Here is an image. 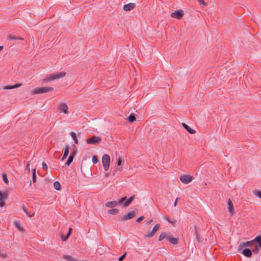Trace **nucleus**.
I'll use <instances>...</instances> for the list:
<instances>
[{
    "mask_svg": "<svg viewBox=\"0 0 261 261\" xmlns=\"http://www.w3.org/2000/svg\"><path fill=\"white\" fill-rule=\"evenodd\" d=\"M126 253L125 252L124 254H123V255H122L121 256H120L119 258H118V260L119 261H122L124 258L126 256Z\"/></svg>",
    "mask_w": 261,
    "mask_h": 261,
    "instance_id": "obj_39",
    "label": "nucleus"
},
{
    "mask_svg": "<svg viewBox=\"0 0 261 261\" xmlns=\"http://www.w3.org/2000/svg\"><path fill=\"white\" fill-rule=\"evenodd\" d=\"M195 235L196 236V240L198 243L202 242V240L199 238L198 232L197 231V228L195 226V232H194Z\"/></svg>",
    "mask_w": 261,
    "mask_h": 261,
    "instance_id": "obj_28",
    "label": "nucleus"
},
{
    "mask_svg": "<svg viewBox=\"0 0 261 261\" xmlns=\"http://www.w3.org/2000/svg\"><path fill=\"white\" fill-rule=\"evenodd\" d=\"M69 151V147L68 146H66L65 148L63 149V155L62 158L61 160L64 161L68 156Z\"/></svg>",
    "mask_w": 261,
    "mask_h": 261,
    "instance_id": "obj_17",
    "label": "nucleus"
},
{
    "mask_svg": "<svg viewBox=\"0 0 261 261\" xmlns=\"http://www.w3.org/2000/svg\"><path fill=\"white\" fill-rule=\"evenodd\" d=\"M184 14V11L181 9H179V10L175 11L174 12H172L171 14V16L172 18L179 19L183 16Z\"/></svg>",
    "mask_w": 261,
    "mask_h": 261,
    "instance_id": "obj_7",
    "label": "nucleus"
},
{
    "mask_svg": "<svg viewBox=\"0 0 261 261\" xmlns=\"http://www.w3.org/2000/svg\"><path fill=\"white\" fill-rule=\"evenodd\" d=\"M63 257L68 261H75V259L74 257L69 255H63Z\"/></svg>",
    "mask_w": 261,
    "mask_h": 261,
    "instance_id": "obj_29",
    "label": "nucleus"
},
{
    "mask_svg": "<svg viewBox=\"0 0 261 261\" xmlns=\"http://www.w3.org/2000/svg\"><path fill=\"white\" fill-rule=\"evenodd\" d=\"M9 196V192L7 191H0V201H5Z\"/></svg>",
    "mask_w": 261,
    "mask_h": 261,
    "instance_id": "obj_14",
    "label": "nucleus"
},
{
    "mask_svg": "<svg viewBox=\"0 0 261 261\" xmlns=\"http://www.w3.org/2000/svg\"><path fill=\"white\" fill-rule=\"evenodd\" d=\"M198 1L199 2V3L200 5L202 4L204 6L206 5V3H204V0H198Z\"/></svg>",
    "mask_w": 261,
    "mask_h": 261,
    "instance_id": "obj_46",
    "label": "nucleus"
},
{
    "mask_svg": "<svg viewBox=\"0 0 261 261\" xmlns=\"http://www.w3.org/2000/svg\"><path fill=\"white\" fill-rule=\"evenodd\" d=\"M166 239L168 241L171 243L173 245H176L178 243V238H174L172 235L167 234L166 232H163L161 233L159 237V241H161L163 239Z\"/></svg>",
    "mask_w": 261,
    "mask_h": 261,
    "instance_id": "obj_1",
    "label": "nucleus"
},
{
    "mask_svg": "<svg viewBox=\"0 0 261 261\" xmlns=\"http://www.w3.org/2000/svg\"><path fill=\"white\" fill-rule=\"evenodd\" d=\"M240 252L241 253L245 256L247 257H250L252 255L251 250L249 248H243Z\"/></svg>",
    "mask_w": 261,
    "mask_h": 261,
    "instance_id": "obj_13",
    "label": "nucleus"
},
{
    "mask_svg": "<svg viewBox=\"0 0 261 261\" xmlns=\"http://www.w3.org/2000/svg\"><path fill=\"white\" fill-rule=\"evenodd\" d=\"M101 138L100 137L93 136L86 140V143L90 144H97L100 143Z\"/></svg>",
    "mask_w": 261,
    "mask_h": 261,
    "instance_id": "obj_5",
    "label": "nucleus"
},
{
    "mask_svg": "<svg viewBox=\"0 0 261 261\" xmlns=\"http://www.w3.org/2000/svg\"><path fill=\"white\" fill-rule=\"evenodd\" d=\"M255 195L261 199V191L257 190L255 193Z\"/></svg>",
    "mask_w": 261,
    "mask_h": 261,
    "instance_id": "obj_38",
    "label": "nucleus"
},
{
    "mask_svg": "<svg viewBox=\"0 0 261 261\" xmlns=\"http://www.w3.org/2000/svg\"><path fill=\"white\" fill-rule=\"evenodd\" d=\"M153 221V219H147L146 220V224L147 225H149L150 224H151Z\"/></svg>",
    "mask_w": 261,
    "mask_h": 261,
    "instance_id": "obj_44",
    "label": "nucleus"
},
{
    "mask_svg": "<svg viewBox=\"0 0 261 261\" xmlns=\"http://www.w3.org/2000/svg\"><path fill=\"white\" fill-rule=\"evenodd\" d=\"M193 177L190 175H184L180 177V181L184 184H189L193 179Z\"/></svg>",
    "mask_w": 261,
    "mask_h": 261,
    "instance_id": "obj_8",
    "label": "nucleus"
},
{
    "mask_svg": "<svg viewBox=\"0 0 261 261\" xmlns=\"http://www.w3.org/2000/svg\"><path fill=\"white\" fill-rule=\"evenodd\" d=\"M164 219L166 220L168 222H169V221L171 220L169 217L166 216H164Z\"/></svg>",
    "mask_w": 261,
    "mask_h": 261,
    "instance_id": "obj_48",
    "label": "nucleus"
},
{
    "mask_svg": "<svg viewBox=\"0 0 261 261\" xmlns=\"http://www.w3.org/2000/svg\"><path fill=\"white\" fill-rule=\"evenodd\" d=\"M144 218V217L142 216H140V217H139L137 220H136V222L137 223H140V222H141Z\"/></svg>",
    "mask_w": 261,
    "mask_h": 261,
    "instance_id": "obj_41",
    "label": "nucleus"
},
{
    "mask_svg": "<svg viewBox=\"0 0 261 261\" xmlns=\"http://www.w3.org/2000/svg\"><path fill=\"white\" fill-rule=\"evenodd\" d=\"M260 247H258V245H255V248L251 250V251H252V254L253 253L254 254H257L258 252V251H259V248H260Z\"/></svg>",
    "mask_w": 261,
    "mask_h": 261,
    "instance_id": "obj_36",
    "label": "nucleus"
},
{
    "mask_svg": "<svg viewBox=\"0 0 261 261\" xmlns=\"http://www.w3.org/2000/svg\"><path fill=\"white\" fill-rule=\"evenodd\" d=\"M136 120V117L134 114H130L128 118V120L130 122H133Z\"/></svg>",
    "mask_w": 261,
    "mask_h": 261,
    "instance_id": "obj_30",
    "label": "nucleus"
},
{
    "mask_svg": "<svg viewBox=\"0 0 261 261\" xmlns=\"http://www.w3.org/2000/svg\"><path fill=\"white\" fill-rule=\"evenodd\" d=\"M118 202L117 201H112L108 202L106 203V206L109 207L113 208L116 206L118 204Z\"/></svg>",
    "mask_w": 261,
    "mask_h": 261,
    "instance_id": "obj_18",
    "label": "nucleus"
},
{
    "mask_svg": "<svg viewBox=\"0 0 261 261\" xmlns=\"http://www.w3.org/2000/svg\"><path fill=\"white\" fill-rule=\"evenodd\" d=\"M70 135L71 137H72V139L74 140V143L75 144H77L79 141H78V140L77 139L76 134L74 132H71L70 133Z\"/></svg>",
    "mask_w": 261,
    "mask_h": 261,
    "instance_id": "obj_25",
    "label": "nucleus"
},
{
    "mask_svg": "<svg viewBox=\"0 0 261 261\" xmlns=\"http://www.w3.org/2000/svg\"><path fill=\"white\" fill-rule=\"evenodd\" d=\"M182 125L184 127V128L190 134H194L196 133V131L191 128L188 125L186 124L185 123H182Z\"/></svg>",
    "mask_w": 261,
    "mask_h": 261,
    "instance_id": "obj_16",
    "label": "nucleus"
},
{
    "mask_svg": "<svg viewBox=\"0 0 261 261\" xmlns=\"http://www.w3.org/2000/svg\"><path fill=\"white\" fill-rule=\"evenodd\" d=\"M136 216V212L135 211H130L125 214L121 217L122 221H127L134 218Z\"/></svg>",
    "mask_w": 261,
    "mask_h": 261,
    "instance_id": "obj_6",
    "label": "nucleus"
},
{
    "mask_svg": "<svg viewBox=\"0 0 261 261\" xmlns=\"http://www.w3.org/2000/svg\"><path fill=\"white\" fill-rule=\"evenodd\" d=\"M77 153V150L76 149H74L72 152L71 153V154H70V155H72L73 156V158H74V157L76 155Z\"/></svg>",
    "mask_w": 261,
    "mask_h": 261,
    "instance_id": "obj_42",
    "label": "nucleus"
},
{
    "mask_svg": "<svg viewBox=\"0 0 261 261\" xmlns=\"http://www.w3.org/2000/svg\"><path fill=\"white\" fill-rule=\"evenodd\" d=\"M42 169L43 170H46L47 169V166L45 162L42 163Z\"/></svg>",
    "mask_w": 261,
    "mask_h": 261,
    "instance_id": "obj_43",
    "label": "nucleus"
},
{
    "mask_svg": "<svg viewBox=\"0 0 261 261\" xmlns=\"http://www.w3.org/2000/svg\"><path fill=\"white\" fill-rule=\"evenodd\" d=\"M136 6L135 3H129L123 6V9L125 11H129L134 9Z\"/></svg>",
    "mask_w": 261,
    "mask_h": 261,
    "instance_id": "obj_11",
    "label": "nucleus"
},
{
    "mask_svg": "<svg viewBox=\"0 0 261 261\" xmlns=\"http://www.w3.org/2000/svg\"><path fill=\"white\" fill-rule=\"evenodd\" d=\"M159 228H160V224H155L153 226L152 230L150 232H148V233L146 235V237H147L149 238L152 237L154 236V234L155 233L156 231L159 229Z\"/></svg>",
    "mask_w": 261,
    "mask_h": 261,
    "instance_id": "obj_10",
    "label": "nucleus"
},
{
    "mask_svg": "<svg viewBox=\"0 0 261 261\" xmlns=\"http://www.w3.org/2000/svg\"><path fill=\"white\" fill-rule=\"evenodd\" d=\"M20 86H21V84H14V85L6 86H5L4 87V89L5 90L12 89H14V88H18V87H20Z\"/></svg>",
    "mask_w": 261,
    "mask_h": 261,
    "instance_id": "obj_20",
    "label": "nucleus"
},
{
    "mask_svg": "<svg viewBox=\"0 0 261 261\" xmlns=\"http://www.w3.org/2000/svg\"><path fill=\"white\" fill-rule=\"evenodd\" d=\"M8 39H9L10 40H23V38H22L21 37H17L16 36H14V35H8Z\"/></svg>",
    "mask_w": 261,
    "mask_h": 261,
    "instance_id": "obj_23",
    "label": "nucleus"
},
{
    "mask_svg": "<svg viewBox=\"0 0 261 261\" xmlns=\"http://www.w3.org/2000/svg\"><path fill=\"white\" fill-rule=\"evenodd\" d=\"M228 210L231 215H233L235 213V211L233 207V205L230 199L227 201Z\"/></svg>",
    "mask_w": 261,
    "mask_h": 261,
    "instance_id": "obj_12",
    "label": "nucleus"
},
{
    "mask_svg": "<svg viewBox=\"0 0 261 261\" xmlns=\"http://www.w3.org/2000/svg\"><path fill=\"white\" fill-rule=\"evenodd\" d=\"M108 173H106L105 174V176H108Z\"/></svg>",
    "mask_w": 261,
    "mask_h": 261,
    "instance_id": "obj_52",
    "label": "nucleus"
},
{
    "mask_svg": "<svg viewBox=\"0 0 261 261\" xmlns=\"http://www.w3.org/2000/svg\"><path fill=\"white\" fill-rule=\"evenodd\" d=\"M169 223L170 224H171L173 226H175L176 224V220H170Z\"/></svg>",
    "mask_w": 261,
    "mask_h": 261,
    "instance_id": "obj_45",
    "label": "nucleus"
},
{
    "mask_svg": "<svg viewBox=\"0 0 261 261\" xmlns=\"http://www.w3.org/2000/svg\"><path fill=\"white\" fill-rule=\"evenodd\" d=\"M29 164L27 163V169L28 170L29 172H30V168H29Z\"/></svg>",
    "mask_w": 261,
    "mask_h": 261,
    "instance_id": "obj_49",
    "label": "nucleus"
},
{
    "mask_svg": "<svg viewBox=\"0 0 261 261\" xmlns=\"http://www.w3.org/2000/svg\"><path fill=\"white\" fill-rule=\"evenodd\" d=\"M66 75L64 71L60 72L57 73L50 74L43 80L44 83L48 82L56 79H59L63 77Z\"/></svg>",
    "mask_w": 261,
    "mask_h": 261,
    "instance_id": "obj_2",
    "label": "nucleus"
},
{
    "mask_svg": "<svg viewBox=\"0 0 261 261\" xmlns=\"http://www.w3.org/2000/svg\"><path fill=\"white\" fill-rule=\"evenodd\" d=\"M14 225L18 229L19 231L21 232H23L24 231V229L21 226L19 221L14 222Z\"/></svg>",
    "mask_w": 261,
    "mask_h": 261,
    "instance_id": "obj_24",
    "label": "nucleus"
},
{
    "mask_svg": "<svg viewBox=\"0 0 261 261\" xmlns=\"http://www.w3.org/2000/svg\"><path fill=\"white\" fill-rule=\"evenodd\" d=\"M3 48H4L3 46H0V51H1Z\"/></svg>",
    "mask_w": 261,
    "mask_h": 261,
    "instance_id": "obj_51",
    "label": "nucleus"
},
{
    "mask_svg": "<svg viewBox=\"0 0 261 261\" xmlns=\"http://www.w3.org/2000/svg\"><path fill=\"white\" fill-rule=\"evenodd\" d=\"M54 187L57 190H60L61 189V184L58 181H56L54 182Z\"/></svg>",
    "mask_w": 261,
    "mask_h": 261,
    "instance_id": "obj_27",
    "label": "nucleus"
},
{
    "mask_svg": "<svg viewBox=\"0 0 261 261\" xmlns=\"http://www.w3.org/2000/svg\"><path fill=\"white\" fill-rule=\"evenodd\" d=\"M252 241L253 243L256 242L257 243L256 245H258V247H261V234L256 236Z\"/></svg>",
    "mask_w": 261,
    "mask_h": 261,
    "instance_id": "obj_22",
    "label": "nucleus"
},
{
    "mask_svg": "<svg viewBox=\"0 0 261 261\" xmlns=\"http://www.w3.org/2000/svg\"><path fill=\"white\" fill-rule=\"evenodd\" d=\"M253 241H252V240L249 241H247L245 243H240V244L239 245V246L238 247V251L240 252L242 250V249L243 248H244L245 247H251L253 245Z\"/></svg>",
    "mask_w": 261,
    "mask_h": 261,
    "instance_id": "obj_9",
    "label": "nucleus"
},
{
    "mask_svg": "<svg viewBox=\"0 0 261 261\" xmlns=\"http://www.w3.org/2000/svg\"><path fill=\"white\" fill-rule=\"evenodd\" d=\"M59 109L61 112L65 114L68 113V106L66 103H62L59 106Z\"/></svg>",
    "mask_w": 261,
    "mask_h": 261,
    "instance_id": "obj_15",
    "label": "nucleus"
},
{
    "mask_svg": "<svg viewBox=\"0 0 261 261\" xmlns=\"http://www.w3.org/2000/svg\"><path fill=\"white\" fill-rule=\"evenodd\" d=\"M127 197L126 196L122 197L121 199H119L118 203L120 205L124 204V203L126 201Z\"/></svg>",
    "mask_w": 261,
    "mask_h": 261,
    "instance_id": "obj_34",
    "label": "nucleus"
},
{
    "mask_svg": "<svg viewBox=\"0 0 261 261\" xmlns=\"http://www.w3.org/2000/svg\"><path fill=\"white\" fill-rule=\"evenodd\" d=\"M71 232H72V228H69V229H68V233H66V236H64L63 235L61 238H62V240L64 241L67 240L68 238L69 237V236H70L71 233Z\"/></svg>",
    "mask_w": 261,
    "mask_h": 261,
    "instance_id": "obj_21",
    "label": "nucleus"
},
{
    "mask_svg": "<svg viewBox=\"0 0 261 261\" xmlns=\"http://www.w3.org/2000/svg\"><path fill=\"white\" fill-rule=\"evenodd\" d=\"M2 178L4 181V182L6 184H8L9 183V180L7 177V175L6 173H3L2 174Z\"/></svg>",
    "mask_w": 261,
    "mask_h": 261,
    "instance_id": "obj_33",
    "label": "nucleus"
},
{
    "mask_svg": "<svg viewBox=\"0 0 261 261\" xmlns=\"http://www.w3.org/2000/svg\"><path fill=\"white\" fill-rule=\"evenodd\" d=\"M53 87H42L35 88L33 91V94H38L40 93H43L45 92H50L53 90Z\"/></svg>",
    "mask_w": 261,
    "mask_h": 261,
    "instance_id": "obj_3",
    "label": "nucleus"
},
{
    "mask_svg": "<svg viewBox=\"0 0 261 261\" xmlns=\"http://www.w3.org/2000/svg\"><path fill=\"white\" fill-rule=\"evenodd\" d=\"M5 205V201H0V207H3Z\"/></svg>",
    "mask_w": 261,
    "mask_h": 261,
    "instance_id": "obj_47",
    "label": "nucleus"
},
{
    "mask_svg": "<svg viewBox=\"0 0 261 261\" xmlns=\"http://www.w3.org/2000/svg\"><path fill=\"white\" fill-rule=\"evenodd\" d=\"M102 163L103 169L105 171H108L109 169L110 163V157L109 155L105 154L102 157Z\"/></svg>",
    "mask_w": 261,
    "mask_h": 261,
    "instance_id": "obj_4",
    "label": "nucleus"
},
{
    "mask_svg": "<svg viewBox=\"0 0 261 261\" xmlns=\"http://www.w3.org/2000/svg\"><path fill=\"white\" fill-rule=\"evenodd\" d=\"M22 209H23V210L24 212L25 213V214H26L28 216L30 217H32V215H31L29 214V212H28V209L27 208V207H26L24 205H22Z\"/></svg>",
    "mask_w": 261,
    "mask_h": 261,
    "instance_id": "obj_35",
    "label": "nucleus"
},
{
    "mask_svg": "<svg viewBox=\"0 0 261 261\" xmlns=\"http://www.w3.org/2000/svg\"><path fill=\"white\" fill-rule=\"evenodd\" d=\"M119 210L117 208H112L108 211V213L111 215H116L118 214Z\"/></svg>",
    "mask_w": 261,
    "mask_h": 261,
    "instance_id": "obj_26",
    "label": "nucleus"
},
{
    "mask_svg": "<svg viewBox=\"0 0 261 261\" xmlns=\"http://www.w3.org/2000/svg\"><path fill=\"white\" fill-rule=\"evenodd\" d=\"M135 195L131 196L128 199L126 200V201L124 203L123 206L124 207H127L128 206L130 203L132 202V201L135 198Z\"/></svg>",
    "mask_w": 261,
    "mask_h": 261,
    "instance_id": "obj_19",
    "label": "nucleus"
},
{
    "mask_svg": "<svg viewBox=\"0 0 261 261\" xmlns=\"http://www.w3.org/2000/svg\"><path fill=\"white\" fill-rule=\"evenodd\" d=\"M177 199H178V198H176V200H175V202H174V206H175L176 205V204H177Z\"/></svg>",
    "mask_w": 261,
    "mask_h": 261,
    "instance_id": "obj_50",
    "label": "nucleus"
},
{
    "mask_svg": "<svg viewBox=\"0 0 261 261\" xmlns=\"http://www.w3.org/2000/svg\"><path fill=\"white\" fill-rule=\"evenodd\" d=\"M32 180L33 182H35L36 181V174L35 168L32 170Z\"/></svg>",
    "mask_w": 261,
    "mask_h": 261,
    "instance_id": "obj_31",
    "label": "nucleus"
},
{
    "mask_svg": "<svg viewBox=\"0 0 261 261\" xmlns=\"http://www.w3.org/2000/svg\"><path fill=\"white\" fill-rule=\"evenodd\" d=\"M92 162L93 164H96L98 162V158L96 156L93 155L92 156Z\"/></svg>",
    "mask_w": 261,
    "mask_h": 261,
    "instance_id": "obj_37",
    "label": "nucleus"
},
{
    "mask_svg": "<svg viewBox=\"0 0 261 261\" xmlns=\"http://www.w3.org/2000/svg\"><path fill=\"white\" fill-rule=\"evenodd\" d=\"M32 185L31 181H30V185L31 186Z\"/></svg>",
    "mask_w": 261,
    "mask_h": 261,
    "instance_id": "obj_53",
    "label": "nucleus"
},
{
    "mask_svg": "<svg viewBox=\"0 0 261 261\" xmlns=\"http://www.w3.org/2000/svg\"><path fill=\"white\" fill-rule=\"evenodd\" d=\"M122 163V159L121 158H118L117 161V164L118 166H120Z\"/></svg>",
    "mask_w": 261,
    "mask_h": 261,
    "instance_id": "obj_40",
    "label": "nucleus"
},
{
    "mask_svg": "<svg viewBox=\"0 0 261 261\" xmlns=\"http://www.w3.org/2000/svg\"><path fill=\"white\" fill-rule=\"evenodd\" d=\"M73 160V156L72 155H69L65 164L67 166H69L71 164V163L72 162Z\"/></svg>",
    "mask_w": 261,
    "mask_h": 261,
    "instance_id": "obj_32",
    "label": "nucleus"
}]
</instances>
